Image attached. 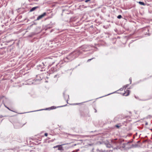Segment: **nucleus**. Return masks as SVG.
Listing matches in <instances>:
<instances>
[{"mask_svg":"<svg viewBox=\"0 0 152 152\" xmlns=\"http://www.w3.org/2000/svg\"><path fill=\"white\" fill-rule=\"evenodd\" d=\"M57 71V69L55 67H52L51 68L48 73L49 74V75H50V74L53 73L55 72H56Z\"/></svg>","mask_w":152,"mask_h":152,"instance_id":"nucleus-6","label":"nucleus"},{"mask_svg":"<svg viewBox=\"0 0 152 152\" xmlns=\"http://www.w3.org/2000/svg\"><path fill=\"white\" fill-rule=\"evenodd\" d=\"M150 149H152V147H151L150 148Z\"/></svg>","mask_w":152,"mask_h":152,"instance_id":"nucleus-62","label":"nucleus"},{"mask_svg":"<svg viewBox=\"0 0 152 152\" xmlns=\"http://www.w3.org/2000/svg\"><path fill=\"white\" fill-rule=\"evenodd\" d=\"M91 100H90L87 101H85V102H81V103H73V104H71V105H79V104H82L83 103H85V102H89V101H91Z\"/></svg>","mask_w":152,"mask_h":152,"instance_id":"nucleus-12","label":"nucleus"},{"mask_svg":"<svg viewBox=\"0 0 152 152\" xmlns=\"http://www.w3.org/2000/svg\"><path fill=\"white\" fill-rule=\"evenodd\" d=\"M127 123V121H125L123 122L122 124L123 125H125V126H126Z\"/></svg>","mask_w":152,"mask_h":152,"instance_id":"nucleus-26","label":"nucleus"},{"mask_svg":"<svg viewBox=\"0 0 152 152\" xmlns=\"http://www.w3.org/2000/svg\"><path fill=\"white\" fill-rule=\"evenodd\" d=\"M121 126L119 125V124H117L115 125V127L116 128L118 129L120 128Z\"/></svg>","mask_w":152,"mask_h":152,"instance_id":"nucleus-21","label":"nucleus"},{"mask_svg":"<svg viewBox=\"0 0 152 152\" xmlns=\"http://www.w3.org/2000/svg\"><path fill=\"white\" fill-rule=\"evenodd\" d=\"M118 91H115L113 93H110V94H109L107 95H105L104 96H102L101 97H99V98H97L96 99H99V98H102L103 97H104V96H108V95H109L111 94H114V93H117V92Z\"/></svg>","mask_w":152,"mask_h":152,"instance_id":"nucleus-14","label":"nucleus"},{"mask_svg":"<svg viewBox=\"0 0 152 152\" xmlns=\"http://www.w3.org/2000/svg\"><path fill=\"white\" fill-rule=\"evenodd\" d=\"M66 90H65L63 92V96L64 98L65 99V100H66V97H68V99L66 100V102L67 103H68V101L69 99V95H65V93L66 92Z\"/></svg>","mask_w":152,"mask_h":152,"instance_id":"nucleus-10","label":"nucleus"},{"mask_svg":"<svg viewBox=\"0 0 152 152\" xmlns=\"http://www.w3.org/2000/svg\"><path fill=\"white\" fill-rule=\"evenodd\" d=\"M48 135V134L47 133H45L44 134V136L45 137H47Z\"/></svg>","mask_w":152,"mask_h":152,"instance_id":"nucleus-38","label":"nucleus"},{"mask_svg":"<svg viewBox=\"0 0 152 152\" xmlns=\"http://www.w3.org/2000/svg\"><path fill=\"white\" fill-rule=\"evenodd\" d=\"M44 110V109H40V110H34V111H33L28 112V113L34 112H36V111H42V110Z\"/></svg>","mask_w":152,"mask_h":152,"instance_id":"nucleus-24","label":"nucleus"},{"mask_svg":"<svg viewBox=\"0 0 152 152\" xmlns=\"http://www.w3.org/2000/svg\"><path fill=\"white\" fill-rule=\"evenodd\" d=\"M44 110H50V107L46 108L44 109Z\"/></svg>","mask_w":152,"mask_h":152,"instance_id":"nucleus-30","label":"nucleus"},{"mask_svg":"<svg viewBox=\"0 0 152 152\" xmlns=\"http://www.w3.org/2000/svg\"><path fill=\"white\" fill-rule=\"evenodd\" d=\"M139 3L141 5H145V4L142 2L139 1Z\"/></svg>","mask_w":152,"mask_h":152,"instance_id":"nucleus-33","label":"nucleus"},{"mask_svg":"<svg viewBox=\"0 0 152 152\" xmlns=\"http://www.w3.org/2000/svg\"><path fill=\"white\" fill-rule=\"evenodd\" d=\"M37 7H33L30 10L31 11H32L34 10L36 8H37Z\"/></svg>","mask_w":152,"mask_h":152,"instance_id":"nucleus-25","label":"nucleus"},{"mask_svg":"<svg viewBox=\"0 0 152 152\" xmlns=\"http://www.w3.org/2000/svg\"><path fill=\"white\" fill-rule=\"evenodd\" d=\"M89 145H90L91 146V144H90Z\"/></svg>","mask_w":152,"mask_h":152,"instance_id":"nucleus-64","label":"nucleus"},{"mask_svg":"<svg viewBox=\"0 0 152 152\" xmlns=\"http://www.w3.org/2000/svg\"><path fill=\"white\" fill-rule=\"evenodd\" d=\"M148 116H149V117H151V115H148Z\"/></svg>","mask_w":152,"mask_h":152,"instance_id":"nucleus-59","label":"nucleus"},{"mask_svg":"<svg viewBox=\"0 0 152 152\" xmlns=\"http://www.w3.org/2000/svg\"><path fill=\"white\" fill-rule=\"evenodd\" d=\"M57 75H54V78H55L56 77H57Z\"/></svg>","mask_w":152,"mask_h":152,"instance_id":"nucleus-47","label":"nucleus"},{"mask_svg":"<svg viewBox=\"0 0 152 152\" xmlns=\"http://www.w3.org/2000/svg\"><path fill=\"white\" fill-rule=\"evenodd\" d=\"M129 142H127V143H126V144L127 145L128 144H129Z\"/></svg>","mask_w":152,"mask_h":152,"instance_id":"nucleus-57","label":"nucleus"},{"mask_svg":"<svg viewBox=\"0 0 152 152\" xmlns=\"http://www.w3.org/2000/svg\"><path fill=\"white\" fill-rule=\"evenodd\" d=\"M37 62L38 61L37 60H33L28 63V64L27 65V67L28 69H30L31 68H33Z\"/></svg>","mask_w":152,"mask_h":152,"instance_id":"nucleus-2","label":"nucleus"},{"mask_svg":"<svg viewBox=\"0 0 152 152\" xmlns=\"http://www.w3.org/2000/svg\"><path fill=\"white\" fill-rule=\"evenodd\" d=\"M44 67L42 65L39 64L36 66V67L35 68V69H37L39 70L40 68L41 69H43Z\"/></svg>","mask_w":152,"mask_h":152,"instance_id":"nucleus-13","label":"nucleus"},{"mask_svg":"<svg viewBox=\"0 0 152 152\" xmlns=\"http://www.w3.org/2000/svg\"><path fill=\"white\" fill-rule=\"evenodd\" d=\"M126 144L125 143H123L122 145V147L123 148H124L126 147Z\"/></svg>","mask_w":152,"mask_h":152,"instance_id":"nucleus-32","label":"nucleus"},{"mask_svg":"<svg viewBox=\"0 0 152 152\" xmlns=\"http://www.w3.org/2000/svg\"><path fill=\"white\" fill-rule=\"evenodd\" d=\"M148 124V122L147 121H145V125H147Z\"/></svg>","mask_w":152,"mask_h":152,"instance_id":"nucleus-44","label":"nucleus"},{"mask_svg":"<svg viewBox=\"0 0 152 152\" xmlns=\"http://www.w3.org/2000/svg\"><path fill=\"white\" fill-rule=\"evenodd\" d=\"M139 146H140V145L137 144H132L130 145V147H128V148L126 147L125 148V149L126 150H127L128 149H130L132 148H137V147H139Z\"/></svg>","mask_w":152,"mask_h":152,"instance_id":"nucleus-5","label":"nucleus"},{"mask_svg":"<svg viewBox=\"0 0 152 152\" xmlns=\"http://www.w3.org/2000/svg\"><path fill=\"white\" fill-rule=\"evenodd\" d=\"M98 152H105L106 151L105 150H99L98 149H97Z\"/></svg>","mask_w":152,"mask_h":152,"instance_id":"nucleus-22","label":"nucleus"},{"mask_svg":"<svg viewBox=\"0 0 152 152\" xmlns=\"http://www.w3.org/2000/svg\"><path fill=\"white\" fill-rule=\"evenodd\" d=\"M70 58H63V59H61L59 62V63L60 64H62L64 63L68 62L73 60L72 59H70Z\"/></svg>","mask_w":152,"mask_h":152,"instance_id":"nucleus-3","label":"nucleus"},{"mask_svg":"<svg viewBox=\"0 0 152 152\" xmlns=\"http://www.w3.org/2000/svg\"><path fill=\"white\" fill-rule=\"evenodd\" d=\"M2 104H3L4 105V107L6 108L7 109L10 110V108L8 107V106H7L5 104V103L4 102V100H3L2 101Z\"/></svg>","mask_w":152,"mask_h":152,"instance_id":"nucleus-17","label":"nucleus"},{"mask_svg":"<svg viewBox=\"0 0 152 152\" xmlns=\"http://www.w3.org/2000/svg\"><path fill=\"white\" fill-rule=\"evenodd\" d=\"M105 144L106 146V147L107 148H110L111 147H112V145L110 144L109 143H105Z\"/></svg>","mask_w":152,"mask_h":152,"instance_id":"nucleus-16","label":"nucleus"},{"mask_svg":"<svg viewBox=\"0 0 152 152\" xmlns=\"http://www.w3.org/2000/svg\"><path fill=\"white\" fill-rule=\"evenodd\" d=\"M99 142L100 144H102L103 143V142H102L101 141H99Z\"/></svg>","mask_w":152,"mask_h":152,"instance_id":"nucleus-48","label":"nucleus"},{"mask_svg":"<svg viewBox=\"0 0 152 152\" xmlns=\"http://www.w3.org/2000/svg\"><path fill=\"white\" fill-rule=\"evenodd\" d=\"M152 77V76L151 75L148 77H145V78H144V79H142L143 81H144L145 80H148V79L150 78V77Z\"/></svg>","mask_w":152,"mask_h":152,"instance_id":"nucleus-20","label":"nucleus"},{"mask_svg":"<svg viewBox=\"0 0 152 152\" xmlns=\"http://www.w3.org/2000/svg\"><path fill=\"white\" fill-rule=\"evenodd\" d=\"M8 110L11 111L13 112L17 113V112L16 111H15V110H11L10 108V110Z\"/></svg>","mask_w":152,"mask_h":152,"instance_id":"nucleus-36","label":"nucleus"},{"mask_svg":"<svg viewBox=\"0 0 152 152\" xmlns=\"http://www.w3.org/2000/svg\"><path fill=\"white\" fill-rule=\"evenodd\" d=\"M139 142V141H137V142L138 143V142Z\"/></svg>","mask_w":152,"mask_h":152,"instance_id":"nucleus-61","label":"nucleus"},{"mask_svg":"<svg viewBox=\"0 0 152 152\" xmlns=\"http://www.w3.org/2000/svg\"><path fill=\"white\" fill-rule=\"evenodd\" d=\"M40 71H41V72H42L43 71V70L42 69H41L40 70Z\"/></svg>","mask_w":152,"mask_h":152,"instance_id":"nucleus-53","label":"nucleus"},{"mask_svg":"<svg viewBox=\"0 0 152 152\" xmlns=\"http://www.w3.org/2000/svg\"><path fill=\"white\" fill-rule=\"evenodd\" d=\"M42 80V78H41L39 75H37L36 76V78L34 80L35 82L38 81L39 82Z\"/></svg>","mask_w":152,"mask_h":152,"instance_id":"nucleus-8","label":"nucleus"},{"mask_svg":"<svg viewBox=\"0 0 152 152\" xmlns=\"http://www.w3.org/2000/svg\"><path fill=\"white\" fill-rule=\"evenodd\" d=\"M124 89V87L123 86V87L121 88H120L119 90H118V91H123Z\"/></svg>","mask_w":152,"mask_h":152,"instance_id":"nucleus-31","label":"nucleus"},{"mask_svg":"<svg viewBox=\"0 0 152 152\" xmlns=\"http://www.w3.org/2000/svg\"><path fill=\"white\" fill-rule=\"evenodd\" d=\"M94 110H95V111H94V112L95 113H96L97 112V110H96V109L95 108L94 109Z\"/></svg>","mask_w":152,"mask_h":152,"instance_id":"nucleus-49","label":"nucleus"},{"mask_svg":"<svg viewBox=\"0 0 152 152\" xmlns=\"http://www.w3.org/2000/svg\"><path fill=\"white\" fill-rule=\"evenodd\" d=\"M136 135H137V132H136Z\"/></svg>","mask_w":152,"mask_h":152,"instance_id":"nucleus-63","label":"nucleus"},{"mask_svg":"<svg viewBox=\"0 0 152 152\" xmlns=\"http://www.w3.org/2000/svg\"><path fill=\"white\" fill-rule=\"evenodd\" d=\"M24 124L23 125L19 123H14L13 125L14 127V128L16 129H18L22 127L25 124Z\"/></svg>","mask_w":152,"mask_h":152,"instance_id":"nucleus-4","label":"nucleus"},{"mask_svg":"<svg viewBox=\"0 0 152 152\" xmlns=\"http://www.w3.org/2000/svg\"><path fill=\"white\" fill-rule=\"evenodd\" d=\"M125 92L126 93V96H127L129 95L130 92V91L129 89H127L126 91H125Z\"/></svg>","mask_w":152,"mask_h":152,"instance_id":"nucleus-15","label":"nucleus"},{"mask_svg":"<svg viewBox=\"0 0 152 152\" xmlns=\"http://www.w3.org/2000/svg\"><path fill=\"white\" fill-rule=\"evenodd\" d=\"M143 82V80H142V79H141V80H140L137 81L135 83V84H139V83H140L141 82Z\"/></svg>","mask_w":152,"mask_h":152,"instance_id":"nucleus-19","label":"nucleus"},{"mask_svg":"<svg viewBox=\"0 0 152 152\" xmlns=\"http://www.w3.org/2000/svg\"><path fill=\"white\" fill-rule=\"evenodd\" d=\"M122 16L121 15H120L118 16L117 18L118 19H120L121 18Z\"/></svg>","mask_w":152,"mask_h":152,"instance_id":"nucleus-39","label":"nucleus"},{"mask_svg":"<svg viewBox=\"0 0 152 152\" xmlns=\"http://www.w3.org/2000/svg\"><path fill=\"white\" fill-rule=\"evenodd\" d=\"M134 97H135L136 99H137L138 98V97L137 96H135V95H134Z\"/></svg>","mask_w":152,"mask_h":152,"instance_id":"nucleus-46","label":"nucleus"},{"mask_svg":"<svg viewBox=\"0 0 152 152\" xmlns=\"http://www.w3.org/2000/svg\"><path fill=\"white\" fill-rule=\"evenodd\" d=\"M45 82V83H48V81H47V80H46Z\"/></svg>","mask_w":152,"mask_h":152,"instance_id":"nucleus-55","label":"nucleus"},{"mask_svg":"<svg viewBox=\"0 0 152 152\" xmlns=\"http://www.w3.org/2000/svg\"><path fill=\"white\" fill-rule=\"evenodd\" d=\"M59 146H61L60 145H57L56 146H55L54 147H53V148H58V147H59Z\"/></svg>","mask_w":152,"mask_h":152,"instance_id":"nucleus-28","label":"nucleus"},{"mask_svg":"<svg viewBox=\"0 0 152 152\" xmlns=\"http://www.w3.org/2000/svg\"><path fill=\"white\" fill-rule=\"evenodd\" d=\"M54 63H55V62H52V63H51V64H50L48 66V67H51V66L52 65H53V64H54Z\"/></svg>","mask_w":152,"mask_h":152,"instance_id":"nucleus-35","label":"nucleus"},{"mask_svg":"<svg viewBox=\"0 0 152 152\" xmlns=\"http://www.w3.org/2000/svg\"><path fill=\"white\" fill-rule=\"evenodd\" d=\"M75 152V150H74V151H72V152Z\"/></svg>","mask_w":152,"mask_h":152,"instance_id":"nucleus-56","label":"nucleus"},{"mask_svg":"<svg viewBox=\"0 0 152 152\" xmlns=\"http://www.w3.org/2000/svg\"><path fill=\"white\" fill-rule=\"evenodd\" d=\"M67 105V104H66L64 105L60 106H57V107L54 106H52L50 107V110H53V109H55L58 108H59V107H65V106H66Z\"/></svg>","mask_w":152,"mask_h":152,"instance_id":"nucleus-9","label":"nucleus"},{"mask_svg":"<svg viewBox=\"0 0 152 152\" xmlns=\"http://www.w3.org/2000/svg\"><path fill=\"white\" fill-rule=\"evenodd\" d=\"M89 112L88 110H87L86 111H80V115L81 117L86 118L87 116L90 117V115L89 113Z\"/></svg>","mask_w":152,"mask_h":152,"instance_id":"nucleus-1","label":"nucleus"},{"mask_svg":"<svg viewBox=\"0 0 152 152\" xmlns=\"http://www.w3.org/2000/svg\"><path fill=\"white\" fill-rule=\"evenodd\" d=\"M90 0H86L85 1V2H88V1H90Z\"/></svg>","mask_w":152,"mask_h":152,"instance_id":"nucleus-45","label":"nucleus"},{"mask_svg":"<svg viewBox=\"0 0 152 152\" xmlns=\"http://www.w3.org/2000/svg\"><path fill=\"white\" fill-rule=\"evenodd\" d=\"M78 143H77V144H73V145H72V147H73V146H76L77 145H78Z\"/></svg>","mask_w":152,"mask_h":152,"instance_id":"nucleus-42","label":"nucleus"},{"mask_svg":"<svg viewBox=\"0 0 152 152\" xmlns=\"http://www.w3.org/2000/svg\"><path fill=\"white\" fill-rule=\"evenodd\" d=\"M95 58H90V59H88V60L87 61V62H89L91 61V60Z\"/></svg>","mask_w":152,"mask_h":152,"instance_id":"nucleus-29","label":"nucleus"},{"mask_svg":"<svg viewBox=\"0 0 152 152\" xmlns=\"http://www.w3.org/2000/svg\"><path fill=\"white\" fill-rule=\"evenodd\" d=\"M121 148V147H120L118 146H117L113 148V150H115V149L118 150V149H120Z\"/></svg>","mask_w":152,"mask_h":152,"instance_id":"nucleus-23","label":"nucleus"},{"mask_svg":"<svg viewBox=\"0 0 152 152\" xmlns=\"http://www.w3.org/2000/svg\"><path fill=\"white\" fill-rule=\"evenodd\" d=\"M4 117V116H3L2 115H0V118H2V117Z\"/></svg>","mask_w":152,"mask_h":152,"instance_id":"nucleus-50","label":"nucleus"},{"mask_svg":"<svg viewBox=\"0 0 152 152\" xmlns=\"http://www.w3.org/2000/svg\"><path fill=\"white\" fill-rule=\"evenodd\" d=\"M70 143H67L60 145H61V146H59V147H58V148H57V150L60 151H64V149L63 148V146L66 145L70 144Z\"/></svg>","mask_w":152,"mask_h":152,"instance_id":"nucleus-7","label":"nucleus"},{"mask_svg":"<svg viewBox=\"0 0 152 152\" xmlns=\"http://www.w3.org/2000/svg\"><path fill=\"white\" fill-rule=\"evenodd\" d=\"M77 66H76L75 67V68H76L77 67Z\"/></svg>","mask_w":152,"mask_h":152,"instance_id":"nucleus-60","label":"nucleus"},{"mask_svg":"<svg viewBox=\"0 0 152 152\" xmlns=\"http://www.w3.org/2000/svg\"><path fill=\"white\" fill-rule=\"evenodd\" d=\"M132 129V127L131 126H129V130H130Z\"/></svg>","mask_w":152,"mask_h":152,"instance_id":"nucleus-40","label":"nucleus"},{"mask_svg":"<svg viewBox=\"0 0 152 152\" xmlns=\"http://www.w3.org/2000/svg\"><path fill=\"white\" fill-rule=\"evenodd\" d=\"M129 85V84H127L126 85L124 86H123L125 89Z\"/></svg>","mask_w":152,"mask_h":152,"instance_id":"nucleus-27","label":"nucleus"},{"mask_svg":"<svg viewBox=\"0 0 152 152\" xmlns=\"http://www.w3.org/2000/svg\"><path fill=\"white\" fill-rule=\"evenodd\" d=\"M111 151L110 150L109 151H106V152H110V151Z\"/></svg>","mask_w":152,"mask_h":152,"instance_id":"nucleus-52","label":"nucleus"},{"mask_svg":"<svg viewBox=\"0 0 152 152\" xmlns=\"http://www.w3.org/2000/svg\"><path fill=\"white\" fill-rule=\"evenodd\" d=\"M4 97L5 98V99H6V102H7L8 99L6 97H5L4 96H0V101Z\"/></svg>","mask_w":152,"mask_h":152,"instance_id":"nucleus-18","label":"nucleus"},{"mask_svg":"<svg viewBox=\"0 0 152 152\" xmlns=\"http://www.w3.org/2000/svg\"><path fill=\"white\" fill-rule=\"evenodd\" d=\"M129 81L130 82V83L129 84H131L132 83V79L131 77H130L129 79Z\"/></svg>","mask_w":152,"mask_h":152,"instance_id":"nucleus-37","label":"nucleus"},{"mask_svg":"<svg viewBox=\"0 0 152 152\" xmlns=\"http://www.w3.org/2000/svg\"><path fill=\"white\" fill-rule=\"evenodd\" d=\"M55 140V139H52V140H50L48 141V142H49H49H53L54 140Z\"/></svg>","mask_w":152,"mask_h":152,"instance_id":"nucleus-34","label":"nucleus"},{"mask_svg":"<svg viewBox=\"0 0 152 152\" xmlns=\"http://www.w3.org/2000/svg\"><path fill=\"white\" fill-rule=\"evenodd\" d=\"M126 93H125V92L122 94V95L123 96H126Z\"/></svg>","mask_w":152,"mask_h":152,"instance_id":"nucleus-41","label":"nucleus"},{"mask_svg":"<svg viewBox=\"0 0 152 152\" xmlns=\"http://www.w3.org/2000/svg\"><path fill=\"white\" fill-rule=\"evenodd\" d=\"M46 15V13L45 12L44 13L42 14L39 15L37 18V20H39V19L42 18H43L44 16Z\"/></svg>","mask_w":152,"mask_h":152,"instance_id":"nucleus-11","label":"nucleus"},{"mask_svg":"<svg viewBox=\"0 0 152 152\" xmlns=\"http://www.w3.org/2000/svg\"><path fill=\"white\" fill-rule=\"evenodd\" d=\"M19 113V114H23V113Z\"/></svg>","mask_w":152,"mask_h":152,"instance_id":"nucleus-54","label":"nucleus"},{"mask_svg":"<svg viewBox=\"0 0 152 152\" xmlns=\"http://www.w3.org/2000/svg\"><path fill=\"white\" fill-rule=\"evenodd\" d=\"M42 64H43V65H42L44 67V66H45V65L44 64V63L43 62H42Z\"/></svg>","mask_w":152,"mask_h":152,"instance_id":"nucleus-51","label":"nucleus"},{"mask_svg":"<svg viewBox=\"0 0 152 152\" xmlns=\"http://www.w3.org/2000/svg\"><path fill=\"white\" fill-rule=\"evenodd\" d=\"M131 88L130 87L129 88H128V89H131Z\"/></svg>","mask_w":152,"mask_h":152,"instance_id":"nucleus-58","label":"nucleus"},{"mask_svg":"<svg viewBox=\"0 0 152 152\" xmlns=\"http://www.w3.org/2000/svg\"><path fill=\"white\" fill-rule=\"evenodd\" d=\"M79 149H76L75 151V152H78L79 151Z\"/></svg>","mask_w":152,"mask_h":152,"instance_id":"nucleus-43","label":"nucleus"}]
</instances>
